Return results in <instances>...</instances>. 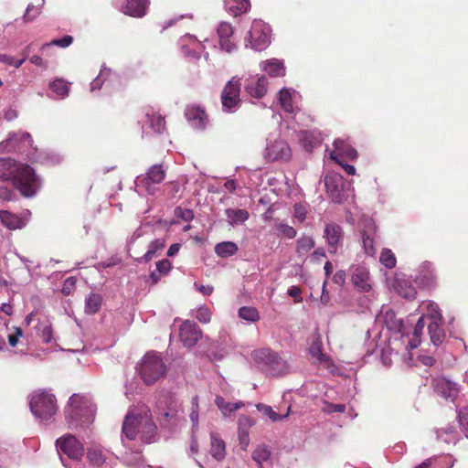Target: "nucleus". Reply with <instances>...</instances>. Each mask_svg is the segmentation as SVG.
I'll return each instance as SVG.
<instances>
[{"label": "nucleus", "mask_w": 468, "mask_h": 468, "mask_svg": "<svg viewBox=\"0 0 468 468\" xmlns=\"http://www.w3.org/2000/svg\"><path fill=\"white\" fill-rule=\"evenodd\" d=\"M457 418L461 429L463 430L466 438H468V406L460 409L457 412Z\"/></svg>", "instance_id": "obj_52"}, {"label": "nucleus", "mask_w": 468, "mask_h": 468, "mask_svg": "<svg viewBox=\"0 0 468 468\" xmlns=\"http://www.w3.org/2000/svg\"><path fill=\"white\" fill-rule=\"evenodd\" d=\"M226 10L233 16H239L246 13L250 7V0H225Z\"/></svg>", "instance_id": "obj_32"}, {"label": "nucleus", "mask_w": 468, "mask_h": 468, "mask_svg": "<svg viewBox=\"0 0 468 468\" xmlns=\"http://www.w3.org/2000/svg\"><path fill=\"white\" fill-rule=\"evenodd\" d=\"M261 69L270 77H282L285 75V66L283 62L277 58L268 59L261 63Z\"/></svg>", "instance_id": "obj_24"}, {"label": "nucleus", "mask_w": 468, "mask_h": 468, "mask_svg": "<svg viewBox=\"0 0 468 468\" xmlns=\"http://www.w3.org/2000/svg\"><path fill=\"white\" fill-rule=\"evenodd\" d=\"M344 231L336 223H326L324 229V238L326 239L328 251L335 254L343 243Z\"/></svg>", "instance_id": "obj_13"}, {"label": "nucleus", "mask_w": 468, "mask_h": 468, "mask_svg": "<svg viewBox=\"0 0 468 468\" xmlns=\"http://www.w3.org/2000/svg\"><path fill=\"white\" fill-rule=\"evenodd\" d=\"M150 0H127L123 13L133 17H143L146 15Z\"/></svg>", "instance_id": "obj_22"}, {"label": "nucleus", "mask_w": 468, "mask_h": 468, "mask_svg": "<svg viewBox=\"0 0 468 468\" xmlns=\"http://www.w3.org/2000/svg\"><path fill=\"white\" fill-rule=\"evenodd\" d=\"M393 286L396 292L405 299L412 300L416 297L417 291L408 280L397 278Z\"/></svg>", "instance_id": "obj_30"}, {"label": "nucleus", "mask_w": 468, "mask_h": 468, "mask_svg": "<svg viewBox=\"0 0 468 468\" xmlns=\"http://www.w3.org/2000/svg\"><path fill=\"white\" fill-rule=\"evenodd\" d=\"M322 410H323V412H324L326 414L343 413L346 411V405L345 404H335V403L324 400V407H323Z\"/></svg>", "instance_id": "obj_54"}, {"label": "nucleus", "mask_w": 468, "mask_h": 468, "mask_svg": "<svg viewBox=\"0 0 468 468\" xmlns=\"http://www.w3.org/2000/svg\"><path fill=\"white\" fill-rule=\"evenodd\" d=\"M434 391L441 397L453 401L460 391L457 383L444 377H438L432 381Z\"/></svg>", "instance_id": "obj_15"}, {"label": "nucleus", "mask_w": 468, "mask_h": 468, "mask_svg": "<svg viewBox=\"0 0 468 468\" xmlns=\"http://www.w3.org/2000/svg\"><path fill=\"white\" fill-rule=\"evenodd\" d=\"M165 170L162 165H154L148 168L145 175L138 176L135 179V186L145 191L149 195H154L155 184H160L165 178Z\"/></svg>", "instance_id": "obj_8"}, {"label": "nucleus", "mask_w": 468, "mask_h": 468, "mask_svg": "<svg viewBox=\"0 0 468 468\" xmlns=\"http://www.w3.org/2000/svg\"><path fill=\"white\" fill-rule=\"evenodd\" d=\"M437 438L445 443H456L458 440V431L454 424H448L444 428L436 430Z\"/></svg>", "instance_id": "obj_34"}, {"label": "nucleus", "mask_w": 468, "mask_h": 468, "mask_svg": "<svg viewBox=\"0 0 468 468\" xmlns=\"http://www.w3.org/2000/svg\"><path fill=\"white\" fill-rule=\"evenodd\" d=\"M288 294L294 298V302L295 303H302L303 302V297L301 296V293H302V290L299 286H291L289 289H288Z\"/></svg>", "instance_id": "obj_64"}, {"label": "nucleus", "mask_w": 468, "mask_h": 468, "mask_svg": "<svg viewBox=\"0 0 468 468\" xmlns=\"http://www.w3.org/2000/svg\"><path fill=\"white\" fill-rule=\"evenodd\" d=\"M344 180L338 174H328L324 177L326 194L332 202L343 204L346 201L344 194Z\"/></svg>", "instance_id": "obj_9"}, {"label": "nucleus", "mask_w": 468, "mask_h": 468, "mask_svg": "<svg viewBox=\"0 0 468 468\" xmlns=\"http://www.w3.org/2000/svg\"><path fill=\"white\" fill-rule=\"evenodd\" d=\"M0 180L11 182L26 197H34L40 188V180L35 170L27 165H18L13 158H0Z\"/></svg>", "instance_id": "obj_1"}, {"label": "nucleus", "mask_w": 468, "mask_h": 468, "mask_svg": "<svg viewBox=\"0 0 468 468\" xmlns=\"http://www.w3.org/2000/svg\"><path fill=\"white\" fill-rule=\"evenodd\" d=\"M210 454L218 462H221L226 457V444L225 441L215 432H210Z\"/></svg>", "instance_id": "obj_23"}, {"label": "nucleus", "mask_w": 468, "mask_h": 468, "mask_svg": "<svg viewBox=\"0 0 468 468\" xmlns=\"http://www.w3.org/2000/svg\"><path fill=\"white\" fill-rule=\"evenodd\" d=\"M31 413L40 421H48L58 411L57 399L53 393L46 389L32 392L28 396Z\"/></svg>", "instance_id": "obj_3"}, {"label": "nucleus", "mask_w": 468, "mask_h": 468, "mask_svg": "<svg viewBox=\"0 0 468 468\" xmlns=\"http://www.w3.org/2000/svg\"><path fill=\"white\" fill-rule=\"evenodd\" d=\"M258 411L262 413L264 416L268 417L271 421H279L284 420L288 417V413L285 415H281L273 410V409L263 403H259L256 405Z\"/></svg>", "instance_id": "obj_46"}, {"label": "nucleus", "mask_w": 468, "mask_h": 468, "mask_svg": "<svg viewBox=\"0 0 468 468\" xmlns=\"http://www.w3.org/2000/svg\"><path fill=\"white\" fill-rule=\"evenodd\" d=\"M24 335L23 330L18 326H14V334L8 335V343L11 346H16L18 339Z\"/></svg>", "instance_id": "obj_62"}, {"label": "nucleus", "mask_w": 468, "mask_h": 468, "mask_svg": "<svg viewBox=\"0 0 468 468\" xmlns=\"http://www.w3.org/2000/svg\"><path fill=\"white\" fill-rule=\"evenodd\" d=\"M384 323L387 328L390 331L399 333L403 329V321L397 318L396 313L391 309L386 312L384 315Z\"/></svg>", "instance_id": "obj_41"}, {"label": "nucleus", "mask_w": 468, "mask_h": 468, "mask_svg": "<svg viewBox=\"0 0 468 468\" xmlns=\"http://www.w3.org/2000/svg\"><path fill=\"white\" fill-rule=\"evenodd\" d=\"M50 90L58 94V96H61L62 98L68 96L69 91V83L65 82L63 80L57 79L53 80L49 84Z\"/></svg>", "instance_id": "obj_48"}, {"label": "nucleus", "mask_w": 468, "mask_h": 468, "mask_svg": "<svg viewBox=\"0 0 468 468\" xmlns=\"http://www.w3.org/2000/svg\"><path fill=\"white\" fill-rule=\"evenodd\" d=\"M228 222L230 226L244 223L250 217L246 209L241 208H228L225 210Z\"/></svg>", "instance_id": "obj_35"}, {"label": "nucleus", "mask_w": 468, "mask_h": 468, "mask_svg": "<svg viewBox=\"0 0 468 468\" xmlns=\"http://www.w3.org/2000/svg\"><path fill=\"white\" fill-rule=\"evenodd\" d=\"M240 79L231 78L223 88L220 95L222 110L227 113L237 112L241 104L240 95Z\"/></svg>", "instance_id": "obj_7"}, {"label": "nucleus", "mask_w": 468, "mask_h": 468, "mask_svg": "<svg viewBox=\"0 0 468 468\" xmlns=\"http://www.w3.org/2000/svg\"><path fill=\"white\" fill-rule=\"evenodd\" d=\"M139 377L146 385H153L166 373V365L156 351L147 352L136 367Z\"/></svg>", "instance_id": "obj_4"}, {"label": "nucleus", "mask_w": 468, "mask_h": 468, "mask_svg": "<svg viewBox=\"0 0 468 468\" xmlns=\"http://www.w3.org/2000/svg\"><path fill=\"white\" fill-rule=\"evenodd\" d=\"M294 216L299 221L303 222L306 218V208L303 204L296 203L293 206Z\"/></svg>", "instance_id": "obj_63"}, {"label": "nucleus", "mask_w": 468, "mask_h": 468, "mask_svg": "<svg viewBox=\"0 0 468 468\" xmlns=\"http://www.w3.org/2000/svg\"><path fill=\"white\" fill-rule=\"evenodd\" d=\"M145 119L146 124L142 127L144 134L150 133L147 129H150L155 134H161L165 131V121L160 114L154 111H148L145 112Z\"/></svg>", "instance_id": "obj_20"}, {"label": "nucleus", "mask_w": 468, "mask_h": 468, "mask_svg": "<svg viewBox=\"0 0 468 468\" xmlns=\"http://www.w3.org/2000/svg\"><path fill=\"white\" fill-rule=\"evenodd\" d=\"M185 116L188 123L196 129H205L207 123L206 112L200 106H186Z\"/></svg>", "instance_id": "obj_18"}, {"label": "nucleus", "mask_w": 468, "mask_h": 468, "mask_svg": "<svg viewBox=\"0 0 468 468\" xmlns=\"http://www.w3.org/2000/svg\"><path fill=\"white\" fill-rule=\"evenodd\" d=\"M268 84L265 76L250 77L245 80L244 91L251 98L261 99L267 93Z\"/></svg>", "instance_id": "obj_16"}, {"label": "nucleus", "mask_w": 468, "mask_h": 468, "mask_svg": "<svg viewBox=\"0 0 468 468\" xmlns=\"http://www.w3.org/2000/svg\"><path fill=\"white\" fill-rule=\"evenodd\" d=\"M379 261L388 269H393L397 262L394 253L389 249L382 250Z\"/></svg>", "instance_id": "obj_50"}, {"label": "nucleus", "mask_w": 468, "mask_h": 468, "mask_svg": "<svg viewBox=\"0 0 468 468\" xmlns=\"http://www.w3.org/2000/svg\"><path fill=\"white\" fill-rule=\"evenodd\" d=\"M239 248L235 242L222 241L215 246V253L220 258H228L237 253Z\"/></svg>", "instance_id": "obj_40"}, {"label": "nucleus", "mask_w": 468, "mask_h": 468, "mask_svg": "<svg viewBox=\"0 0 468 468\" xmlns=\"http://www.w3.org/2000/svg\"><path fill=\"white\" fill-rule=\"evenodd\" d=\"M426 309L428 312V316L432 320V322L442 323L443 317L441 311L436 303L430 301L426 304Z\"/></svg>", "instance_id": "obj_49"}, {"label": "nucleus", "mask_w": 468, "mask_h": 468, "mask_svg": "<svg viewBox=\"0 0 468 468\" xmlns=\"http://www.w3.org/2000/svg\"><path fill=\"white\" fill-rule=\"evenodd\" d=\"M76 278L75 277H69L67 278L62 285L61 292L63 295L68 296L71 293L72 290L75 288L76 285Z\"/></svg>", "instance_id": "obj_60"}, {"label": "nucleus", "mask_w": 468, "mask_h": 468, "mask_svg": "<svg viewBox=\"0 0 468 468\" xmlns=\"http://www.w3.org/2000/svg\"><path fill=\"white\" fill-rule=\"evenodd\" d=\"M87 459L90 465L102 466L107 460V453L101 446L94 445L87 449Z\"/></svg>", "instance_id": "obj_27"}, {"label": "nucleus", "mask_w": 468, "mask_h": 468, "mask_svg": "<svg viewBox=\"0 0 468 468\" xmlns=\"http://www.w3.org/2000/svg\"><path fill=\"white\" fill-rule=\"evenodd\" d=\"M276 229L279 235L286 237L288 239H293L296 237L297 234V231L293 227L283 223L278 224L276 226Z\"/></svg>", "instance_id": "obj_55"}, {"label": "nucleus", "mask_w": 468, "mask_h": 468, "mask_svg": "<svg viewBox=\"0 0 468 468\" xmlns=\"http://www.w3.org/2000/svg\"><path fill=\"white\" fill-rule=\"evenodd\" d=\"M314 247V240L311 237H301L297 240L296 252L300 256L307 254Z\"/></svg>", "instance_id": "obj_47"}, {"label": "nucleus", "mask_w": 468, "mask_h": 468, "mask_svg": "<svg viewBox=\"0 0 468 468\" xmlns=\"http://www.w3.org/2000/svg\"><path fill=\"white\" fill-rule=\"evenodd\" d=\"M202 337V331L198 324L193 321H185L179 329V338L184 346L193 347Z\"/></svg>", "instance_id": "obj_12"}, {"label": "nucleus", "mask_w": 468, "mask_h": 468, "mask_svg": "<svg viewBox=\"0 0 468 468\" xmlns=\"http://www.w3.org/2000/svg\"><path fill=\"white\" fill-rule=\"evenodd\" d=\"M175 216L185 222H191L195 214L194 211L190 208H183L181 207H176L174 210Z\"/></svg>", "instance_id": "obj_53"}, {"label": "nucleus", "mask_w": 468, "mask_h": 468, "mask_svg": "<svg viewBox=\"0 0 468 468\" xmlns=\"http://www.w3.org/2000/svg\"><path fill=\"white\" fill-rule=\"evenodd\" d=\"M180 184L177 181H171L165 185L164 194L165 198L171 202L178 200V193L180 191Z\"/></svg>", "instance_id": "obj_45"}, {"label": "nucleus", "mask_w": 468, "mask_h": 468, "mask_svg": "<svg viewBox=\"0 0 468 468\" xmlns=\"http://www.w3.org/2000/svg\"><path fill=\"white\" fill-rule=\"evenodd\" d=\"M334 145L339 154H345L350 160H356L358 156L357 151L354 147L346 145L341 139L335 140Z\"/></svg>", "instance_id": "obj_44"}, {"label": "nucleus", "mask_w": 468, "mask_h": 468, "mask_svg": "<svg viewBox=\"0 0 468 468\" xmlns=\"http://www.w3.org/2000/svg\"><path fill=\"white\" fill-rule=\"evenodd\" d=\"M415 282L423 288L434 287L436 283V274L433 264L431 261H424L418 269V273L415 275Z\"/></svg>", "instance_id": "obj_17"}, {"label": "nucleus", "mask_w": 468, "mask_h": 468, "mask_svg": "<svg viewBox=\"0 0 468 468\" xmlns=\"http://www.w3.org/2000/svg\"><path fill=\"white\" fill-rule=\"evenodd\" d=\"M96 406L88 396L72 394L64 410L70 428L88 426L94 420Z\"/></svg>", "instance_id": "obj_2"}, {"label": "nucleus", "mask_w": 468, "mask_h": 468, "mask_svg": "<svg viewBox=\"0 0 468 468\" xmlns=\"http://www.w3.org/2000/svg\"><path fill=\"white\" fill-rule=\"evenodd\" d=\"M280 104L284 112L288 113H293L294 108L292 106V90L290 89L283 88L279 92Z\"/></svg>", "instance_id": "obj_43"}, {"label": "nucleus", "mask_w": 468, "mask_h": 468, "mask_svg": "<svg viewBox=\"0 0 468 468\" xmlns=\"http://www.w3.org/2000/svg\"><path fill=\"white\" fill-rule=\"evenodd\" d=\"M8 151L17 152L19 154H28V150L32 148L33 139L29 133H9L5 140Z\"/></svg>", "instance_id": "obj_11"}, {"label": "nucleus", "mask_w": 468, "mask_h": 468, "mask_svg": "<svg viewBox=\"0 0 468 468\" xmlns=\"http://www.w3.org/2000/svg\"><path fill=\"white\" fill-rule=\"evenodd\" d=\"M292 156L289 144L283 140L268 141L264 157L269 162L288 161Z\"/></svg>", "instance_id": "obj_10"}, {"label": "nucleus", "mask_w": 468, "mask_h": 468, "mask_svg": "<svg viewBox=\"0 0 468 468\" xmlns=\"http://www.w3.org/2000/svg\"><path fill=\"white\" fill-rule=\"evenodd\" d=\"M39 7L33 4H28L23 16V20L25 22H31L39 15Z\"/></svg>", "instance_id": "obj_57"}, {"label": "nucleus", "mask_w": 468, "mask_h": 468, "mask_svg": "<svg viewBox=\"0 0 468 468\" xmlns=\"http://www.w3.org/2000/svg\"><path fill=\"white\" fill-rule=\"evenodd\" d=\"M112 73V69L102 66L99 75L91 81L90 90H100L104 82V80Z\"/></svg>", "instance_id": "obj_51"}, {"label": "nucleus", "mask_w": 468, "mask_h": 468, "mask_svg": "<svg viewBox=\"0 0 468 468\" xmlns=\"http://www.w3.org/2000/svg\"><path fill=\"white\" fill-rule=\"evenodd\" d=\"M254 422L248 416H243L239 420V441L241 449L246 451L250 444L249 428L251 427Z\"/></svg>", "instance_id": "obj_26"}, {"label": "nucleus", "mask_w": 468, "mask_h": 468, "mask_svg": "<svg viewBox=\"0 0 468 468\" xmlns=\"http://www.w3.org/2000/svg\"><path fill=\"white\" fill-rule=\"evenodd\" d=\"M141 440L145 443H151L157 436V427L151 419L143 420L140 422Z\"/></svg>", "instance_id": "obj_25"}, {"label": "nucleus", "mask_w": 468, "mask_h": 468, "mask_svg": "<svg viewBox=\"0 0 468 468\" xmlns=\"http://www.w3.org/2000/svg\"><path fill=\"white\" fill-rule=\"evenodd\" d=\"M350 271L354 287L361 292H368L372 288L368 269L364 265H356L352 266Z\"/></svg>", "instance_id": "obj_14"}, {"label": "nucleus", "mask_w": 468, "mask_h": 468, "mask_svg": "<svg viewBox=\"0 0 468 468\" xmlns=\"http://www.w3.org/2000/svg\"><path fill=\"white\" fill-rule=\"evenodd\" d=\"M271 456V449L266 444H259L251 453V458L257 463L259 468H264L263 463L270 460Z\"/></svg>", "instance_id": "obj_36"}, {"label": "nucleus", "mask_w": 468, "mask_h": 468, "mask_svg": "<svg viewBox=\"0 0 468 468\" xmlns=\"http://www.w3.org/2000/svg\"><path fill=\"white\" fill-rule=\"evenodd\" d=\"M102 297L97 292H90L85 299V313L95 314L101 307Z\"/></svg>", "instance_id": "obj_38"}, {"label": "nucleus", "mask_w": 468, "mask_h": 468, "mask_svg": "<svg viewBox=\"0 0 468 468\" xmlns=\"http://www.w3.org/2000/svg\"><path fill=\"white\" fill-rule=\"evenodd\" d=\"M441 324L442 323L431 322L428 325V332L430 335L431 341L436 346L441 345L445 339V333L441 328Z\"/></svg>", "instance_id": "obj_39"}, {"label": "nucleus", "mask_w": 468, "mask_h": 468, "mask_svg": "<svg viewBox=\"0 0 468 468\" xmlns=\"http://www.w3.org/2000/svg\"><path fill=\"white\" fill-rule=\"evenodd\" d=\"M73 42V37L69 35H66L61 38L53 39L50 43H46L43 45L42 48L56 45L60 48H68Z\"/></svg>", "instance_id": "obj_56"}, {"label": "nucleus", "mask_w": 468, "mask_h": 468, "mask_svg": "<svg viewBox=\"0 0 468 468\" xmlns=\"http://www.w3.org/2000/svg\"><path fill=\"white\" fill-rule=\"evenodd\" d=\"M376 231L375 224L370 223L368 229H364L361 231L362 238V245L364 249V252L367 256H375L376 249L374 247V234Z\"/></svg>", "instance_id": "obj_29"}, {"label": "nucleus", "mask_w": 468, "mask_h": 468, "mask_svg": "<svg viewBox=\"0 0 468 468\" xmlns=\"http://www.w3.org/2000/svg\"><path fill=\"white\" fill-rule=\"evenodd\" d=\"M271 29L261 21L255 20L247 37H245V48H250L255 51H262L271 44Z\"/></svg>", "instance_id": "obj_6"}, {"label": "nucleus", "mask_w": 468, "mask_h": 468, "mask_svg": "<svg viewBox=\"0 0 468 468\" xmlns=\"http://www.w3.org/2000/svg\"><path fill=\"white\" fill-rule=\"evenodd\" d=\"M55 447L62 465L66 468H69V465L63 454L72 461L80 462L85 453L83 443L70 433L58 438L55 441Z\"/></svg>", "instance_id": "obj_5"}, {"label": "nucleus", "mask_w": 468, "mask_h": 468, "mask_svg": "<svg viewBox=\"0 0 468 468\" xmlns=\"http://www.w3.org/2000/svg\"><path fill=\"white\" fill-rule=\"evenodd\" d=\"M0 220L9 229H20L26 226L22 218L6 210L0 209Z\"/></svg>", "instance_id": "obj_28"}, {"label": "nucleus", "mask_w": 468, "mask_h": 468, "mask_svg": "<svg viewBox=\"0 0 468 468\" xmlns=\"http://www.w3.org/2000/svg\"><path fill=\"white\" fill-rule=\"evenodd\" d=\"M37 335L42 339L45 344H50L54 340V332L51 323L48 320H39L36 325Z\"/></svg>", "instance_id": "obj_33"}, {"label": "nucleus", "mask_w": 468, "mask_h": 468, "mask_svg": "<svg viewBox=\"0 0 468 468\" xmlns=\"http://www.w3.org/2000/svg\"><path fill=\"white\" fill-rule=\"evenodd\" d=\"M141 418L128 413L122 422V435L129 441H133L140 433Z\"/></svg>", "instance_id": "obj_21"}, {"label": "nucleus", "mask_w": 468, "mask_h": 468, "mask_svg": "<svg viewBox=\"0 0 468 468\" xmlns=\"http://www.w3.org/2000/svg\"><path fill=\"white\" fill-rule=\"evenodd\" d=\"M172 268L171 262L167 259H163L156 262V270L160 274L166 275Z\"/></svg>", "instance_id": "obj_61"}, {"label": "nucleus", "mask_w": 468, "mask_h": 468, "mask_svg": "<svg viewBox=\"0 0 468 468\" xmlns=\"http://www.w3.org/2000/svg\"><path fill=\"white\" fill-rule=\"evenodd\" d=\"M253 357L257 362L263 363L267 366L278 365L281 359L277 353L267 348L254 351Z\"/></svg>", "instance_id": "obj_31"}, {"label": "nucleus", "mask_w": 468, "mask_h": 468, "mask_svg": "<svg viewBox=\"0 0 468 468\" xmlns=\"http://www.w3.org/2000/svg\"><path fill=\"white\" fill-rule=\"evenodd\" d=\"M217 32L222 50L230 53L237 49V45L230 40V37L234 33L231 24L228 22H221L218 27Z\"/></svg>", "instance_id": "obj_19"}, {"label": "nucleus", "mask_w": 468, "mask_h": 468, "mask_svg": "<svg viewBox=\"0 0 468 468\" xmlns=\"http://www.w3.org/2000/svg\"><path fill=\"white\" fill-rule=\"evenodd\" d=\"M215 403L225 416L232 412V402H227L222 397L218 396Z\"/></svg>", "instance_id": "obj_58"}, {"label": "nucleus", "mask_w": 468, "mask_h": 468, "mask_svg": "<svg viewBox=\"0 0 468 468\" xmlns=\"http://www.w3.org/2000/svg\"><path fill=\"white\" fill-rule=\"evenodd\" d=\"M196 318L203 324H207L211 319V313L206 306H201L197 310Z\"/></svg>", "instance_id": "obj_59"}, {"label": "nucleus", "mask_w": 468, "mask_h": 468, "mask_svg": "<svg viewBox=\"0 0 468 468\" xmlns=\"http://www.w3.org/2000/svg\"><path fill=\"white\" fill-rule=\"evenodd\" d=\"M165 240L164 239H155L153 240L149 246L147 251L140 258L136 259V261L139 263L148 262L155 256L158 250H161L165 248Z\"/></svg>", "instance_id": "obj_37"}, {"label": "nucleus", "mask_w": 468, "mask_h": 468, "mask_svg": "<svg viewBox=\"0 0 468 468\" xmlns=\"http://www.w3.org/2000/svg\"><path fill=\"white\" fill-rule=\"evenodd\" d=\"M239 317L249 323H255L261 316L257 308L253 306H242L238 311Z\"/></svg>", "instance_id": "obj_42"}]
</instances>
